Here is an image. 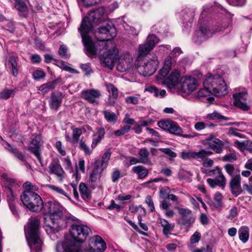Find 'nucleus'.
<instances>
[{"label":"nucleus","mask_w":252,"mask_h":252,"mask_svg":"<svg viewBox=\"0 0 252 252\" xmlns=\"http://www.w3.org/2000/svg\"><path fill=\"white\" fill-rule=\"evenodd\" d=\"M101 177V175L91 171L88 180L90 188L94 189L97 186Z\"/></svg>","instance_id":"473e14b6"},{"label":"nucleus","mask_w":252,"mask_h":252,"mask_svg":"<svg viewBox=\"0 0 252 252\" xmlns=\"http://www.w3.org/2000/svg\"><path fill=\"white\" fill-rule=\"evenodd\" d=\"M120 177L121 173L120 170H118V169H115L111 174V178L112 182L113 183L117 182Z\"/></svg>","instance_id":"69168bd1"},{"label":"nucleus","mask_w":252,"mask_h":252,"mask_svg":"<svg viewBox=\"0 0 252 252\" xmlns=\"http://www.w3.org/2000/svg\"><path fill=\"white\" fill-rule=\"evenodd\" d=\"M197 86V81L194 78L185 77L182 79L181 90L185 93L190 94L196 89Z\"/></svg>","instance_id":"aec40b11"},{"label":"nucleus","mask_w":252,"mask_h":252,"mask_svg":"<svg viewBox=\"0 0 252 252\" xmlns=\"http://www.w3.org/2000/svg\"><path fill=\"white\" fill-rule=\"evenodd\" d=\"M40 222L38 219H31L25 226V233L31 252H39L41 251L42 241L39 231Z\"/></svg>","instance_id":"20e7f679"},{"label":"nucleus","mask_w":252,"mask_h":252,"mask_svg":"<svg viewBox=\"0 0 252 252\" xmlns=\"http://www.w3.org/2000/svg\"><path fill=\"white\" fill-rule=\"evenodd\" d=\"M103 113L105 119L108 122L115 123L117 121L118 117L114 112L110 110H105Z\"/></svg>","instance_id":"79ce46f5"},{"label":"nucleus","mask_w":252,"mask_h":252,"mask_svg":"<svg viewBox=\"0 0 252 252\" xmlns=\"http://www.w3.org/2000/svg\"><path fill=\"white\" fill-rule=\"evenodd\" d=\"M158 126L163 130L168 131L170 133L184 138H190L194 137V135L189 134H183V130L178 124L170 120H161L158 123Z\"/></svg>","instance_id":"6e6552de"},{"label":"nucleus","mask_w":252,"mask_h":252,"mask_svg":"<svg viewBox=\"0 0 252 252\" xmlns=\"http://www.w3.org/2000/svg\"><path fill=\"white\" fill-rule=\"evenodd\" d=\"M105 25L100 27L95 32V36L97 40L94 42V46L98 49H101L96 54L87 55L88 56L97 55L99 57L101 63L103 66L112 69L115 62L118 59V51L115 47H112L106 52V43L105 41L110 40L116 36V30L113 24L110 21H106Z\"/></svg>","instance_id":"f03ea898"},{"label":"nucleus","mask_w":252,"mask_h":252,"mask_svg":"<svg viewBox=\"0 0 252 252\" xmlns=\"http://www.w3.org/2000/svg\"><path fill=\"white\" fill-rule=\"evenodd\" d=\"M33 136L28 148L29 151L37 158L39 162H41V158L39 151L40 148L43 143L41 136L40 134L33 135Z\"/></svg>","instance_id":"f3484780"},{"label":"nucleus","mask_w":252,"mask_h":252,"mask_svg":"<svg viewBox=\"0 0 252 252\" xmlns=\"http://www.w3.org/2000/svg\"><path fill=\"white\" fill-rule=\"evenodd\" d=\"M18 61V57L13 55L10 56L7 60V64L14 77L18 76L19 71L21 68V65L19 64Z\"/></svg>","instance_id":"b1692460"},{"label":"nucleus","mask_w":252,"mask_h":252,"mask_svg":"<svg viewBox=\"0 0 252 252\" xmlns=\"http://www.w3.org/2000/svg\"><path fill=\"white\" fill-rule=\"evenodd\" d=\"M67 48L64 45H61L60 46L58 53L59 55L63 59H67L69 57V55L67 53Z\"/></svg>","instance_id":"3c124183"},{"label":"nucleus","mask_w":252,"mask_h":252,"mask_svg":"<svg viewBox=\"0 0 252 252\" xmlns=\"http://www.w3.org/2000/svg\"><path fill=\"white\" fill-rule=\"evenodd\" d=\"M174 64V62L172 61L171 57L168 56L165 59L163 66L165 67V68L170 70Z\"/></svg>","instance_id":"e2e57ef3"},{"label":"nucleus","mask_w":252,"mask_h":252,"mask_svg":"<svg viewBox=\"0 0 252 252\" xmlns=\"http://www.w3.org/2000/svg\"><path fill=\"white\" fill-rule=\"evenodd\" d=\"M158 42V37L154 34H150L144 44L139 46L137 60H140L143 57L147 55Z\"/></svg>","instance_id":"ddd939ff"},{"label":"nucleus","mask_w":252,"mask_h":252,"mask_svg":"<svg viewBox=\"0 0 252 252\" xmlns=\"http://www.w3.org/2000/svg\"><path fill=\"white\" fill-rule=\"evenodd\" d=\"M13 93V90H3L0 93V98L1 99H7L11 96Z\"/></svg>","instance_id":"6e6d98bb"},{"label":"nucleus","mask_w":252,"mask_h":252,"mask_svg":"<svg viewBox=\"0 0 252 252\" xmlns=\"http://www.w3.org/2000/svg\"><path fill=\"white\" fill-rule=\"evenodd\" d=\"M63 95L61 92L53 93L50 98L49 105L51 109L58 110L61 106Z\"/></svg>","instance_id":"393cba45"},{"label":"nucleus","mask_w":252,"mask_h":252,"mask_svg":"<svg viewBox=\"0 0 252 252\" xmlns=\"http://www.w3.org/2000/svg\"><path fill=\"white\" fill-rule=\"evenodd\" d=\"M160 223L163 227V233L164 235H168L173 230L174 225L170 224L167 220L163 219H160Z\"/></svg>","instance_id":"58836bf2"},{"label":"nucleus","mask_w":252,"mask_h":252,"mask_svg":"<svg viewBox=\"0 0 252 252\" xmlns=\"http://www.w3.org/2000/svg\"><path fill=\"white\" fill-rule=\"evenodd\" d=\"M6 186L5 187V191L7 193V200L9 204L10 210L13 214L15 216H18V211L15 203L16 199L15 195L13 192V189L17 186L15 180L9 179L6 181Z\"/></svg>","instance_id":"9b49d317"},{"label":"nucleus","mask_w":252,"mask_h":252,"mask_svg":"<svg viewBox=\"0 0 252 252\" xmlns=\"http://www.w3.org/2000/svg\"><path fill=\"white\" fill-rule=\"evenodd\" d=\"M170 70L166 69L165 67H163L159 71L158 75L157 76V79L158 80H164L165 77L166 76L168 73L169 72Z\"/></svg>","instance_id":"bf43d9fd"},{"label":"nucleus","mask_w":252,"mask_h":252,"mask_svg":"<svg viewBox=\"0 0 252 252\" xmlns=\"http://www.w3.org/2000/svg\"><path fill=\"white\" fill-rule=\"evenodd\" d=\"M106 88L109 93H111L113 97L115 99L118 96V90L113 84H108L106 85Z\"/></svg>","instance_id":"de8ad7c7"},{"label":"nucleus","mask_w":252,"mask_h":252,"mask_svg":"<svg viewBox=\"0 0 252 252\" xmlns=\"http://www.w3.org/2000/svg\"><path fill=\"white\" fill-rule=\"evenodd\" d=\"M234 145L242 152L247 150L251 153H252V141L245 140L242 142H240L237 140L234 142Z\"/></svg>","instance_id":"c85d7f7f"},{"label":"nucleus","mask_w":252,"mask_h":252,"mask_svg":"<svg viewBox=\"0 0 252 252\" xmlns=\"http://www.w3.org/2000/svg\"><path fill=\"white\" fill-rule=\"evenodd\" d=\"M214 126L213 124L209 125L202 122H199L194 125V128L197 130H201L206 127Z\"/></svg>","instance_id":"13d9d810"},{"label":"nucleus","mask_w":252,"mask_h":252,"mask_svg":"<svg viewBox=\"0 0 252 252\" xmlns=\"http://www.w3.org/2000/svg\"><path fill=\"white\" fill-rule=\"evenodd\" d=\"M107 209L109 210H115L116 211L119 212L122 209V207L120 205L116 204L114 200H112Z\"/></svg>","instance_id":"0e129e2a"},{"label":"nucleus","mask_w":252,"mask_h":252,"mask_svg":"<svg viewBox=\"0 0 252 252\" xmlns=\"http://www.w3.org/2000/svg\"><path fill=\"white\" fill-rule=\"evenodd\" d=\"M229 187L232 194L237 197L243 192V189L241 187V176H236L231 178L229 182Z\"/></svg>","instance_id":"6ab92c4d"},{"label":"nucleus","mask_w":252,"mask_h":252,"mask_svg":"<svg viewBox=\"0 0 252 252\" xmlns=\"http://www.w3.org/2000/svg\"><path fill=\"white\" fill-rule=\"evenodd\" d=\"M58 80H55L52 82H49L40 86L38 90L42 92L44 94L48 93L50 91L54 89L57 84Z\"/></svg>","instance_id":"4c0bfd02"},{"label":"nucleus","mask_w":252,"mask_h":252,"mask_svg":"<svg viewBox=\"0 0 252 252\" xmlns=\"http://www.w3.org/2000/svg\"><path fill=\"white\" fill-rule=\"evenodd\" d=\"M130 126H125L121 129L115 131L114 134L117 136H119L120 135H124V134L127 133L130 130Z\"/></svg>","instance_id":"603ef678"},{"label":"nucleus","mask_w":252,"mask_h":252,"mask_svg":"<svg viewBox=\"0 0 252 252\" xmlns=\"http://www.w3.org/2000/svg\"><path fill=\"white\" fill-rule=\"evenodd\" d=\"M194 158L198 161L203 160L207 157L211 156L213 154V152L211 151H207L205 149H202L199 152H194Z\"/></svg>","instance_id":"e433bc0d"},{"label":"nucleus","mask_w":252,"mask_h":252,"mask_svg":"<svg viewBox=\"0 0 252 252\" xmlns=\"http://www.w3.org/2000/svg\"><path fill=\"white\" fill-rule=\"evenodd\" d=\"M181 73L177 69L173 70L170 75L162 81L169 88L175 87L180 82Z\"/></svg>","instance_id":"4be33fe9"},{"label":"nucleus","mask_w":252,"mask_h":252,"mask_svg":"<svg viewBox=\"0 0 252 252\" xmlns=\"http://www.w3.org/2000/svg\"><path fill=\"white\" fill-rule=\"evenodd\" d=\"M140 98L138 96H129L125 98V101L127 103L133 105L138 104Z\"/></svg>","instance_id":"864d4df0"},{"label":"nucleus","mask_w":252,"mask_h":252,"mask_svg":"<svg viewBox=\"0 0 252 252\" xmlns=\"http://www.w3.org/2000/svg\"><path fill=\"white\" fill-rule=\"evenodd\" d=\"M79 191L82 198L87 200L91 197V191L84 183H81L79 186Z\"/></svg>","instance_id":"c9c22d12"},{"label":"nucleus","mask_w":252,"mask_h":252,"mask_svg":"<svg viewBox=\"0 0 252 252\" xmlns=\"http://www.w3.org/2000/svg\"><path fill=\"white\" fill-rule=\"evenodd\" d=\"M224 168L226 173L233 178L236 176H240V170L234 167L233 164L228 163L224 166Z\"/></svg>","instance_id":"f704fd0d"},{"label":"nucleus","mask_w":252,"mask_h":252,"mask_svg":"<svg viewBox=\"0 0 252 252\" xmlns=\"http://www.w3.org/2000/svg\"><path fill=\"white\" fill-rule=\"evenodd\" d=\"M139 158L141 163L146 165H151L152 162L149 158L150 153L146 148L139 149L138 152Z\"/></svg>","instance_id":"bb28decb"},{"label":"nucleus","mask_w":252,"mask_h":252,"mask_svg":"<svg viewBox=\"0 0 252 252\" xmlns=\"http://www.w3.org/2000/svg\"><path fill=\"white\" fill-rule=\"evenodd\" d=\"M146 202L148 204V207L150 208V211L151 212H154L155 211V209L154 207V202L151 196L148 195L146 197Z\"/></svg>","instance_id":"774afa93"},{"label":"nucleus","mask_w":252,"mask_h":252,"mask_svg":"<svg viewBox=\"0 0 252 252\" xmlns=\"http://www.w3.org/2000/svg\"><path fill=\"white\" fill-rule=\"evenodd\" d=\"M72 143H77L79 137L82 133V129L79 128H72Z\"/></svg>","instance_id":"a18cd8bd"},{"label":"nucleus","mask_w":252,"mask_h":252,"mask_svg":"<svg viewBox=\"0 0 252 252\" xmlns=\"http://www.w3.org/2000/svg\"><path fill=\"white\" fill-rule=\"evenodd\" d=\"M79 148L82 150L84 151L86 155H90L92 150H91L89 147L87 145L85 142L81 139L79 143Z\"/></svg>","instance_id":"5fc2aeb1"},{"label":"nucleus","mask_w":252,"mask_h":252,"mask_svg":"<svg viewBox=\"0 0 252 252\" xmlns=\"http://www.w3.org/2000/svg\"><path fill=\"white\" fill-rule=\"evenodd\" d=\"M212 94L211 90L208 89L204 87V88L200 89L197 93V96L199 98L201 97H207V99L210 100H213L214 98L210 97V94Z\"/></svg>","instance_id":"c03bdc74"},{"label":"nucleus","mask_w":252,"mask_h":252,"mask_svg":"<svg viewBox=\"0 0 252 252\" xmlns=\"http://www.w3.org/2000/svg\"><path fill=\"white\" fill-rule=\"evenodd\" d=\"M227 27V24L223 23L222 24L221 26H218L216 30L214 31L207 25L202 26L199 30L195 31L193 40L196 43H201L211 37L214 33L224 31Z\"/></svg>","instance_id":"423d86ee"},{"label":"nucleus","mask_w":252,"mask_h":252,"mask_svg":"<svg viewBox=\"0 0 252 252\" xmlns=\"http://www.w3.org/2000/svg\"><path fill=\"white\" fill-rule=\"evenodd\" d=\"M178 213L180 216L178 220V223L187 228H189L192 226L195 221V217L192 211L188 209L181 207H177Z\"/></svg>","instance_id":"f8f14e48"},{"label":"nucleus","mask_w":252,"mask_h":252,"mask_svg":"<svg viewBox=\"0 0 252 252\" xmlns=\"http://www.w3.org/2000/svg\"><path fill=\"white\" fill-rule=\"evenodd\" d=\"M16 7L19 12V15L23 17H27L29 11L27 5L25 3V0H22L16 3Z\"/></svg>","instance_id":"2f4dec72"},{"label":"nucleus","mask_w":252,"mask_h":252,"mask_svg":"<svg viewBox=\"0 0 252 252\" xmlns=\"http://www.w3.org/2000/svg\"><path fill=\"white\" fill-rule=\"evenodd\" d=\"M57 252H83L81 243L70 237L56 245Z\"/></svg>","instance_id":"0eeeda50"},{"label":"nucleus","mask_w":252,"mask_h":252,"mask_svg":"<svg viewBox=\"0 0 252 252\" xmlns=\"http://www.w3.org/2000/svg\"><path fill=\"white\" fill-rule=\"evenodd\" d=\"M46 73L42 69H37L32 73V77L34 80H39L44 78Z\"/></svg>","instance_id":"09e8293b"},{"label":"nucleus","mask_w":252,"mask_h":252,"mask_svg":"<svg viewBox=\"0 0 252 252\" xmlns=\"http://www.w3.org/2000/svg\"><path fill=\"white\" fill-rule=\"evenodd\" d=\"M209 147L217 154H220L224 148V142L218 138H215L211 141L207 142Z\"/></svg>","instance_id":"a878e982"},{"label":"nucleus","mask_w":252,"mask_h":252,"mask_svg":"<svg viewBox=\"0 0 252 252\" xmlns=\"http://www.w3.org/2000/svg\"><path fill=\"white\" fill-rule=\"evenodd\" d=\"M89 251L91 252H102L104 251L106 245L102 238L98 235L92 237L89 242Z\"/></svg>","instance_id":"dca6fc26"},{"label":"nucleus","mask_w":252,"mask_h":252,"mask_svg":"<svg viewBox=\"0 0 252 252\" xmlns=\"http://www.w3.org/2000/svg\"><path fill=\"white\" fill-rule=\"evenodd\" d=\"M49 187L50 189L56 191L57 192L66 196L69 200H71L70 197L67 195V193L65 192L63 189L54 185H49Z\"/></svg>","instance_id":"4d7b16f0"},{"label":"nucleus","mask_w":252,"mask_h":252,"mask_svg":"<svg viewBox=\"0 0 252 252\" xmlns=\"http://www.w3.org/2000/svg\"><path fill=\"white\" fill-rule=\"evenodd\" d=\"M158 61L157 56H153L148 60L143 65H138L137 69L139 73L143 76L153 75L157 70Z\"/></svg>","instance_id":"1a4fd4ad"},{"label":"nucleus","mask_w":252,"mask_h":252,"mask_svg":"<svg viewBox=\"0 0 252 252\" xmlns=\"http://www.w3.org/2000/svg\"><path fill=\"white\" fill-rule=\"evenodd\" d=\"M239 236L240 239L246 243L249 238V229L247 226H242L239 230Z\"/></svg>","instance_id":"ea45409f"},{"label":"nucleus","mask_w":252,"mask_h":252,"mask_svg":"<svg viewBox=\"0 0 252 252\" xmlns=\"http://www.w3.org/2000/svg\"><path fill=\"white\" fill-rule=\"evenodd\" d=\"M132 171L138 175V179H140L145 178L149 174L148 169L142 165L133 166Z\"/></svg>","instance_id":"c756f323"},{"label":"nucleus","mask_w":252,"mask_h":252,"mask_svg":"<svg viewBox=\"0 0 252 252\" xmlns=\"http://www.w3.org/2000/svg\"><path fill=\"white\" fill-rule=\"evenodd\" d=\"M132 196L130 194L125 195L121 194L118 195L116 198L115 200L121 201L122 203H126V201L130 200Z\"/></svg>","instance_id":"680f3d73"},{"label":"nucleus","mask_w":252,"mask_h":252,"mask_svg":"<svg viewBox=\"0 0 252 252\" xmlns=\"http://www.w3.org/2000/svg\"><path fill=\"white\" fill-rule=\"evenodd\" d=\"M217 172L219 173V175L216 177L215 180L218 184V186L224 188L226 185V179L221 171L218 170Z\"/></svg>","instance_id":"37998d69"},{"label":"nucleus","mask_w":252,"mask_h":252,"mask_svg":"<svg viewBox=\"0 0 252 252\" xmlns=\"http://www.w3.org/2000/svg\"><path fill=\"white\" fill-rule=\"evenodd\" d=\"M170 204L168 203L166 200H162L160 204V208L164 210V214L166 217L172 218L174 215V212L172 210L169 209Z\"/></svg>","instance_id":"72a5a7b5"},{"label":"nucleus","mask_w":252,"mask_h":252,"mask_svg":"<svg viewBox=\"0 0 252 252\" xmlns=\"http://www.w3.org/2000/svg\"><path fill=\"white\" fill-rule=\"evenodd\" d=\"M21 200L25 206L33 212H39L43 209L48 213L51 223L46 224V230L50 233H55L66 228L70 222L74 220L70 216L63 214V208L58 203H53L51 201L43 204L41 199L40 205L34 197H31L27 199V202L23 199V194L21 195Z\"/></svg>","instance_id":"f257e3e1"},{"label":"nucleus","mask_w":252,"mask_h":252,"mask_svg":"<svg viewBox=\"0 0 252 252\" xmlns=\"http://www.w3.org/2000/svg\"><path fill=\"white\" fill-rule=\"evenodd\" d=\"M91 231V229L87 225L75 224L71 226L70 234L71 237L81 243L86 239Z\"/></svg>","instance_id":"9d476101"},{"label":"nucleus","mask_w":252,"mask_h":252,"mask_svg":"<svg viewBox=\"0 0 252 252\" xmlns=\"http://www.w3.org/2000/svg\"><path fill=\"white\" fill-rule=\"evenodd\" d=\"M5 147L18 159L22 161L25 160V156L17 148L12 147L8 143H6Z\"/></svg>","instance_id":"7c9ffc66"},{"label":"nucleus","mask_w":252,"mask_h":252,"mask_svg":"<svg viewBox=\"0 0 252 252\" xmlns=\"http://www.w3.org/2000/svg\"><path fill=\"white\" fill-rule=\"evenodd\" d=\"M237 159V158L235 154L234 153H229L224 156L222 160L224 161L232 162Z\"/></svg>","instance_id":"052dcab7"},{"label":"nucleus","mask_w":252,"mask_h":252,"mask_svg":"<svg viewBox=\"0 0 252 252\" xmlns=\"http://www.w3.org/2000/svg\"><path fill=\"white\" fill-rule=\"evenodd\" d=\"M207 118L210 120L218 121L219 122H220L223 120H229L231 119V118L223 116L217 112H214L211 114H208Z\"/></svg>","instance_id":"a19ab883"},{"label":"nucleus","mask_w":252,"mask_h":252,"mask_svg":"<svg viewBox=\"0 0 252 252\" xmlns=\"http://www.w3.org/2000/svg\"><path fill=\"white\" fill-rule=\"evenodd\" d=\"M111 152L108 149L103 155L101 159H96L92 164V171L101 175L103 171L107 168L111 157Z\"/></svg>","instance_id":"4468645a"},{"label":"nucleus","mask_w":252,"mask_h":252,"mask_svg":"<svg viewBox=\"0 0 252 252\" xmlns=\"http://www.w3.org/2000/svg\"><path fill=\"white\" fill-rule=\"evenodd\" d=\"M78 2L82 3L86 7H90L97 4L101 2L102 0H77Z\"/></svg>","instance_id":"49530a36"},{"label":"nucleus","mask_w":252,"mask_h":252,"mask_svg":"<svg viewBox=\"0 0 252 252\" xmlns=\"http://www.w3.org/2000/svg\"><path fill=\"white\" fill-rule=\"evenodd\" d=\"M81 97L92 104H98V99L101 96V92L99 90L91 89L82 91Z\"/></svg>","instance_id":"a211bd4d"},{"label":"nucleus","mask_w":252,"mask_h":252,"mask_svg":"<svg viewBox=\"0 0 252 252\" xmlns=\"http://www.w3.org/2000/svg\"><path fill=\"white\" fill-rule=\"evenodd\" d=\"M183 17L185 20L190 21L194 16V12L192 9H186L183 11Z\"/></svg>","instance_id":"8fccbe9b"},{"label":"nucleus","mask_w":252,"mask_h":252,"mask_svg":"<svg viewBox=\"0 0 252 252\" xmlns=\"http://www.w3.org/2000/svg\"><path fill=\"white\" fill-rule=\"evenodd\" d=\"M23 187L25 189V191L22 193L23 199L25 202H27V199L29 197H33L35 199L38 201V203L40 205L41 203V198L35 192L38 191L39 188L37 186L33 185L31 182L27 181L23 184Z\"/></svg>","instance_id":"2eb2a0df"},{"label":"nucleus","mask_w":252,"mask_h":252,"mask_svg":"<svg viewBox=\"0 0 252 252\" xmlns=\"http://www.w3.org/2000/svg\"><path fill=\"white\" fill-rule=\"evenodd\" d=\"M247 96L248 94L246 92L234 94L233 97L234 99V104L235 106L239 107L243 110H248L249 107L246 103Z\"/></svg>","instance_id":"412c9836"},{"label":"nucleus","mask_w":252,"mask_h":252,"mask_svg":"<svg viewBox=\"0 0 252 252\" xmlns=\"http://www.w3.org/2000/svg\"><path fill=\"white\" fill-rule=\"evenodd\" d=\"M159 150L170 157L175 158L177 157V154L174 152L172 151L170 148H160Z\"/></svg>","instance_id":"338daca9"},{"label":"nucleus","mask_w":252,"mask_h":252,"mask_svg":"<svg viewBox=\"0 0 252 252\" xmlns=\"http://www.w3.org/2000/svg\"><path fill=\"white\" fill-rule=\"evenodd\" d=\"M203 85L211 90L212 94L218 97L224 96L228 93L224 80L219 75L208 76L205 79Z\"/></svg>","instance_id":"39448f33"},{"label":"nucleus","mask_w":252,"mask_h":252,"mask_svg":"<svg viewBox=\"0 0 252 252\" xmlns=\"http://www.w3.org/2000/svg\"><path fill=\"white\" fill-rule=\"evenodd\" d=\"M49 173L56 175L60 181L63 180V176L64 174V171L60 164L58 159H54L49 165Z\"/></svg>","instance_id":"5701e85b"},{"label":"nucleus","mask_w":252,"mask_h":252,"mask_svg":"<svg viewBox=\"0 0 252 252\" xmlns=\"http://www.w3.org/2000/svg\"><path fill=\"white\" fill-rule=\"evenodd\" d=\"M106 20L107 17L103 7H100L90 12L88 15L83 19L81 25L78 30L81 33L87 55L96 54L101 50L100 48L98 49L94 46L93 41L88 34L94 27L106 22Z\"/></svg>","instance_id":"7ed1b4c3"},{"label":"nucleus","mask_w":252,"mask_h":252,"mask_svg":"<svg viewBox=\"0 0 252 252\" xmlns=\"http://www.w3.org/2000/svg\"><path fill=\"white\" fill-rule=\"evenodd\" d=\"M132 66V60L131 58L121 59L117 65V69L121 72H125L128 71Z\"/></svg>","instance_id":"cd10ccee"}]
</instances>
